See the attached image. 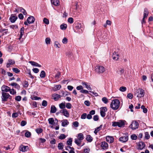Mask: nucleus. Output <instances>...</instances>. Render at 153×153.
I'll return each mask as SVG.
<instances>
[{
  "instance_id": "1",
  "label": "nucleus",
  "mask_w": 153,
  "mask_h": 153,
  "mask_svg": "<svg viewBox=\"0 0 153 153\" xmlns=\"http://www.w3.org/2000/svg\"><path fill=\"white\" fill-rule=\"evenodd\" d=\"M120 102L117 99H114L112 101L111 105V107L113 110L117 109L120 106Z\"/></svg>"
},
{
  "instance_id": "2",
  "label": "nucleus",
  "mask_w": 153,
  "mask_h": 153,
  "mask_svg": "<svg viewBox=\"0 0 153 153\" xmlns=\"http://www.w3.org/2000/svg\"><path fill=\"white\" fill-rule=\"evenodd\" d=\"M135 94L138 98H141L144 97L145 94L144 90L141 88L136 89L135 91Z\"/></svg>"
},
{
  "instance_id": "3",
  "label": "nucleus",
  "mask_w": 153,
  "mask_h": 153,
  "mask_svg": "<svg viewBox=\"0 0 153 153\" xmlns=\"http://www.w3.org/2000/svg\"><path fill=\"white\" fill-rule=\"evenodd\" d=\"M95 70L96 72L99 74L102 73L105 71V68L102 66H97Z\"/></svg>"
},
{
  "instance_id": "4",
  "label": "nucleus",
  "mask_w": 153,
  "mask_h": 153,
  "mask_svg": "<svg viewBox=\"0 0 153 153\" xmlns=\"http://www.w3.org/2000/svg\"><path fill=\"white\" fill-rule=\"evenodd\" d=\"M11 96L8 93L4 92H2V96L1 97L2 102H5L7 101L8 99Z\"/></svg>"
},
{
  "instance_id": "5",
  "label": "nucleus",
  "mask_w": 153,
  "mask_h": 153,
  "mask_svg": "<svg viewBox=\"0 0 153 153\" xmlns=\"http://www.w3.org/2000/svg\"><path fill=\"white\" fill-rule=\"evenodd\" d=\"M139 126L138 123L136 121H133L129 126L130 128L132 129H135Z\"/></svg>"
},
{
  "instance_id": "6",
  "label": "nucleus",
  "mask_w": 153,
  "mask_h": 153,
  "mask_svg": "<svg viewBox=\"0 0 153 153\" xmlns=\"http://www.w3.org/2000/svg\"><path fill=\"white\" fill-rule=\"evenodd\" d=\"M107 110L106 107H102L100 108V114L102 117H104L106 115L105 112Z\"/></svg>"
},
{
  "instance_id": "7",
  "label": "nucleus",
  "mask_w": 153,
  "mask_h": 153,
  "mask_svg": "<svg viewBox=\"0 0 153 153\" xmlns=\"http://www.w3.org/2000/svg\"><path fill=\"white\" fill-rule=\"evenodd\" d=\"M120 141L122 143H125L128 140V136L127 134L120 138Z\"/></svg>"
},
{
  "instance_id": "8",
  "label": "nucleus",
  "mask_w": 153,
  "mask_h": 153,
  "mask_svg": "<svg viewBox=\"0 0 153 153\" xmlns=\"http://www.w3.org/2000/svg\"><path fill=\"white\" fill-rule=\"evenodd\" d=\"M60 112L63 114V115L67 117H68L70 116V114L67 110L63 109L60 111Z\"/></svg>"
},
{
  "instance_id": "9",
  "label": "nucleus",
  "mask_w": 153,
  "mask_h": 153,
  "mask_svg": "<svg viewBox=\"0 0 153 153\" xmlns=\"http://www.w3.org/2000/svg\"><path fill=\"white\" fill-rule=\"evenodd\" d=\"M35 20V19L34 17L32 16H30L29 17L27 20V21L29 24H32L33 23Z\"/></svg>"
},
{
  "instance_id": "10",
  "label": "nucleus",
  "mask_w": 153,
  "mask_h": 153,
  "mask_svg": "<svg viewBox=\"0 0 153 153\" xmlns=\"http://www.w3.org/2000/svg\"><path fill=\"white\" fill-rule=\"evenodd\" d=\"M145 144L144 142H140L138 143V149L140 150H142L145 147Z\"/></svg>"
},
{
  "instance_id": "11",
  "label": "nucleus",
  "mask_w": 153,
  "mask_h": 153,
  "mask_svg": "<svg viewBox=\"0 0 153 153\" xmlns=\"http://www.w3.org/2000/svg\"><path fill=\"white\" fill-rule=\"evenodd\" d=\"M28 146L21 145L20 146L19 149L20 151L24 152L26 151L28 149Z\"/></svg>"
},
{
  "instance_id": "12",
  "label": "nucleus",
  "mask_w": 153,
  "mask_h": 153,
  "mask_svg": "<svg viewBox=\"0 0 153 153\" xmlns=\"http://www.w3.org/2000/svg\"><path fill=\"white\" fill-rule=\"evenodd\" d=\"M17 19L18 17L17 16H14L13 14H11L9 18V19L12 23H14Z\"/></svg>"
},
{
  "instance_id": "13",
  "label": "nucleus",
  "mask_w": 153,
  "mask_h": 153,
  "mask_svg": "<svg viewBox=\"0 0 153 153\" xmlns=\"http://www.w3.org/2000/svg\"><path fill=\"white\" fill-rule=\"evenodd\" d=\"M108 147V143L105 141L103 142L102 143L101 145V147L103 150L107 149Z\"/></svg>"
},
{
  "instance_id": "14",
  "label": "nucleus",
  "mask_w": 153,
  "mask_h": 153,
  "mask_svg": "<svg viewBox=\"0 0 153 153\" xmlns=\"http://www.w3.org/2000/svg\"><path fill=\"white\" fill-rule=\"evenodd\" d=\"M52 98L55 101H57L61 97L60 95L56 94H54L52 95Z\"/></svg>"
},
{
  "instance_id": "15",
  "label": "nucleus",
  "mask_w": 153,
  "mask_h": 153,
  "mask_svg": "<svg viewBox=\"0 0 153 153\" xmlns=\"http://www.w3.org/2000/svg\"><path fill=\"white\" fill-rule=\"evenodd\" d=\"M106 140L107 142L110 143H112L114 140L113 137L111 136H107L106 138Z\"/></svg>"
},
{
  "instance_id": "16",
  "label": "nucleus",
  "mask_w": 153,
  "mask_h": 153,
  "mask_svg": "<svg viewBox=\"0 0 153 153\" xmlns=\"http://www.w3.org/2000/svg\"><path fill=\"white\" fill-rule=\"evenodd\" d=\"M112 56L113 59L117 60L119 58V55L117 54L115 51H114L113 53Z\"/></svg>"
},
{
  "instance_id": "17",
  "label": "nucleus",
  "mask_w": 153,
  "mask_h": 153,
  "mask_svg": "<svg viewBox=\"0 0 153 153\" xmlns=\"http://www.w3.org/2000/svg\"><path fill=\"white\" fill-rule=\"evenodd\" d=\"M29 62L33 66L38 67H42V66L40 65L34 61H30Z\"/></svg>"
},
{
  "instance_id": "18",
  "label": "nucleus",
  "mask_w": 153,
  "mask_h": 153,
  "mask_svg": "<svg viewBox=\"0 0 153 153\" xmlns=\"http://www.w3.org/2000/svg\"><path fill=\"white\" fill-rule=\"evenodd\" d=\"M15 63V61L14 60L9 59L8 60V62L7 63L6 67L9 68L10 67V65H13Z\"/></svg>"
},
{
  "instance_id": "19",
  "label": "nucleus",
  "mask_w": 153,
  "mask_h": 153,
  "mask_svg": "<svg viewBox=\"0 0 153 153\" xmlns=\"http://www.w3.org/2000/svg\"><path fill=\"white\" fill-rule=\"evenodd\" d=\"M1 89L2 92H7L9 91L10 90V88L9 87H2Z\"/></svg>"
},
{
  "instance_id": "20",
  "label": "nucleus",
  "mask_w": 153,
  "mask_h": 153,
  "mask_svg": "<svg viewBox=\"0 0 153 153\" xmlns=\"http://www.w3.org/2000/svg\"><path fill=\"white\" fill-rule=\"evenodd\" d=\"M62 126L63 127H65L68 125L69 122L67 120H64L62 121Z\"/></svg>"
},
{
  "instance_id": "21",
  "label": "nucleus",
  "mask_w": 153,
  "mask_h": 153,
  "mask_svg": "<svg viewBox=\"0 0 153 153\" xmlns=\"http://www.w3.org/2000/svg\"><path fill=\"white\" fill-rule=\"evenodd\" d=\"M149 11L147 8H145L144 9V13H143V16L144 18H147L148 14Z\"/></svg>"
},
{
  "instance_id": "22",
  "label": "nucleus",
  "mask_w": 153,
  "mask_h": 153,
  "mask_svg": "<svg viewBox=\"0 0 153 153\" xmlns=\"http://www.w3.org/2000/svg\"><path fill=\"white\" fill-rule=\"evenodd\" d=\"M51 2L52 4L56 6H57L59 4V0H51Z\"/></svg>"
},
{
  "instance_id": "23",
  "label": "nucleus",
  "mask_w": 153,
  "mask_h": 153,
  "mask_svg": "<svg viewBox=\"0 0 153 153\" xmlns=\"http://www.w3.org/2000/svg\"><path fill=\"white\" fill-rule=\"evenodd\" d=\"M56 111V108L54 105H52L51 107V113H55Z\"/></svg>"
},
{
  "instance_id": "24",
  "label": "nucleus",
  "mask_w": 153,
  "mask_h": 153,
  "mask_svg": "<svg viewBox=\"0 0 153 153\" xmlns=\"http://www.w3.org/2000/svg\"><path fill=\"white\" fill-rule=\"evenodd\" d=\"M74 142L78 146H80L81 144L82 140L78 138H75L74 139Z\"/></svg>"
},
{
  "instance_id": "25",
  "label": "nucleus",
  "mask_w": 153,
  "mask_h": 153,
  "mask_svg": "<svg viewBox=\"0 0 153 153\" xmlns=\"http://www.w3.org/2000/svg\"><path fill=\"white\" fill-rule=\"evenodd\" d=\"M19 11L20 12L22 13L24 15H26L27 14V13L26 10L23 8L19 7Z\"/></svg>"
},
{
  "instance_id": "26",
  "label": "nucleus",
  "mask_w": 153,
  "mask_h": 153,
  "mask_svg": "<svg viewBox=\"0 0 153 153\" xmlns=\"http://www.w3.org/2000/svg\"><path fill=\"white\" fill-rule=\"evenodd\" d=\"M81 83L83 85H85V86H90V85L88 84V83L85 82H83L80 80H77V83Z\"/></svg>"
},
{
  "instance_id": "27",
  "label": "nucleus",
  "mask_w": 153,
  "mask_h": 153,
  "mask_svg": "<svg viewBox=\"0 0 153 153\" xmlns=\"http://www.w3.org/2000/svg\"><path fill=\"white\" fill-rule=\"evenodd\" d=\"M86 139L87 141L91 142L92 141L93 139L90 135H88L87 136Z\"/></svg>"
},
{
  "instance_id": "28",
  "label": "nucleus",
  "mask_w": 153,
  "mask_h": 153,
  "mask_svg": "<svg viewBox=\"0 0 153 153\" xmlns=\"http://www.w3.org/2000/svg\"><path fill=\"white\" fill-rule=\"evenodd\" d=\"M49 123L51 125H54L55 124L53 118H49L48 119Z\"/></svg>"
},
{
  "instance_id": "29",
  "label": "nucleus",
  "mask_w": 153,
  "mask_h": 153,
  "mask_svg": "<svg viewBox=\"0 0 153 153\" xmlns=\"http://www.w3.org/2000/svg\"><path fill=\"white\" fill-rule=\"evenodd\" d=\"M77 138L82 140L84 139V136L82 133H80L78 134Z\"/></svg>"
},
{
  "instance_id": "30",
  "label": "nucleus",
  "mask_w": 153,
  "mask_h": 153,
  "mask_svg": "<svg viewBox=\"0 0 153 153\" xmlns=\"http://www.w3.org/2000/svg\"><path fill=\"white\" fill-rule=\"evenodd\" d=\"M72 142V138H70L67 141V143L68 145L71 146Z\"/></svg>"
},
{
  "instance_id": "31",
  "label": "nucleus",
  "mask_w": 153,
  "mask_h": 153,
  "mask_svg": "<svg viewBox=\"0 0 153 153\" xmlns=\"http://www.w3.org/2000/svg\"><path fill=\"white\" fill-rule=\"evenodd\" d=\"M118 124V126L119 127H121L125 125L124 122L122 121H120L117 122Z\"/></svg>"
},
{
  "instance_id": "32",
  "label": "nucleus",
  "mask_w": 153,
  "mask_h": 153,
  "mask_svg": "<svg viewBox=\"0 0 153 153\" xmlns=\"http://www.w3.org/2000/svg\"><path fill=\"white\" fill-rule=\"evenodd\" d=\"M67 26V25L66 24H62L60 25V28L62 30H65L66 29Z\"/></svg>"
},
{
  "instance_id": "33",
  "label": "nucleus",
  "mask_w": 153,
  "mask_h": 153,
  "mask_svg": "<svg viewBox=\"0 0 153 153\" xmlns=\"http://www.w3.org/2000/svg\"><path fill=\"white\" fill-rule=\"evenodd\" d=\"M58 149L60 150L62 149L63 148L64 145L62 143H60L58 144Z\"/></svg>"
},
{
  "instance_id": "34",
  "label": "nucleus",
  "mask_w": 153,
  "mask_h": 153,
  "mask_svg": "<svg viewBox=\"0 0 153 153\" xmlns=\"http://www.w3.org/2000/svg\"><path fill=\"white\" fill-rule=\"evenodd\" d=\"M46 74L44 71H41L40 76L42 78H44Z\"/></svg>"
},
{
  "instance_id": "35",
  "label": "nucleus",
  "mask_w": 153,
  "mask_h": 153,
  "mask_svg": "<svg viewBox=\"0 0 153 153\" xmlns=\"http://www.w3.org/2000/svg\"><path fill=\"white\" fill-rule=\"evenodd\" d=\"M59 108L61 109H65V103H62L59 104Z\"/></svg>"
},
{
  "instance_id": "36",
  "label": "nucleus",
  "mask_w": 153,
  "mask_h": 153,
  "mask_svg": "<svg viewBox=\"0 0 153 153\" xmlns=\"http://www.w3.org/2000/svg\"><path fill=\"white\" fill-rule=\"evenodd\" d=\"M141 108L143 110V111L144 113H146L147 112V109L145 108L144 105H142L141 107Z\"/></svg>"
},
{
  "instance_id": "37",
  "label": "nucleus",
  "mask_w": 153,
  "mask_h": 153,
  "mask_svg": "<svg viewBox=\"0 0 153 153\" xmlns=\"http://www.w3.org/2000/svg\"><path fill=\"white\" fill-rule=\"evenodd\" d=\"M102 128V126H100L98 127L95 128V131H94V133L96 134H97V132L100 131V130L101 128Z\"/></svg>"
},
{
  "instance_id": "38",
  "label": "nucleus",
  "mask_w": 153,
  "mask_h": 153,
  "mask_svg": "<svg viewBox=\"0 0 153 153\" xmlns=\"http://www.w3.org/2000/svg\"><path fill=\"white\" fill-rule=\"evenodd\" d=\"M35 131L36 133L39 134L43 131V129L41 128H39L36 129Z\"/></svg>"
},
{
  "instance_id": "39",
  "label": "nucleus",
  "mask_w": 153,
  "mask_h": 153,
  "mask_svg": "<svg viewBox=\"0 0 153 153\" xmlns=\"http://www.w3.org/2000/svg\"><path fill=\"white\" fill-rule=\"evenodd\" d=\"M61 87H53L52 89V90L53 91H56L60 90Z\"/></svg>"
},
{
  "instance_id": "40",
  "label": "nucleus",
  "mask_w": 153,
  "mask_h": 153,
  "mask_svg": "<svg viewBox=\"0 0 153 153\" xmlns=\"http://www.w3.org/2000/svg\"><path fill=\"white\" fill-rule=\"evenodd\" d=\"M51 40L50 38L47 37L45 39V42L47 45L50 44L51 43Z\"/></svg>"
},
{
  "instance_id": "41",
  "label": "nucleus",
  "mask_w": 153,
  "mask_h": 153,
  "mask_svg": "<svg viewBox=\"0 0 153 153\" xmlns=\"http://www.w3.org/2000/svg\"><path fill=\"white\" fill-rule=\"evenodd\" d=\"M31 135V133L30 132H29L27 131L25 134V136L27 137H30Z\"/></svg>"
},
{
  "instance_id": "42",
  "label": "nucleus",
  "mask_w": 153,
  "mask_h": 153,
  "mask_svg": "<svg viewBox=\"0 0 153 153\" xmlns=\"http://www.w3.org/2000/svg\"><path fill=\"white\" fill-rule=\"evenodd\" d=\"M54 43V46L56 48H59L60 47V45L58 42L55 41Z\"/></svg>"
},
{
  "instance_id": "43",
  "label": "nucleus",
  "mask_w": 153,
  "mask_h": 153,
  "mask_svg": "<svg viewBox=\"0 0 153 153\" xmlns=\"http://www.w3.org/2000/svg\"><path fill=\"white\" fill-rule=\"evenodd\" d=\"M43 22L46 24L48 25L49 24V20L46 18H44L43 19Z\"/></svg>"
},
{
  "instance_id": "44",
  "label": "nucleus",
  "mask_w": 153,
  "mask_h": 153,
  "mask_svg": "<svg viewBox=\"0 0 153 153\" xmlns=\"http://www.w3.org/2000/svg\"><path fill=\"white\" fill-rule=\"evenodd\" d=\"M24 30H25V28L23 27H22L21 28L20 30V35H21V36H23V35L24 34Z\"/></svg>"
},
{
  "instance_id": "45",
  "label": "nucleus",
  "mask_w": 153,
  "mask_h": 153,
  "mask_svg": "<svg viewBox=\"0 0 153 153\" xmlns=\"http://www.w3.org/2000/svg\"><path fill=\"white\" fill-rule=\"evenodd\" d=\"M102 102L105 104H107L108 102V99L105 97H103L102 98Z\"/></svg>"
},
{
  "instance_id": "46",
  "label": "nucleus",
  "mask_w": 153,
  "mask_h": 153,
  "mask_svg": "<svg viewBox=\"0 0 153 153\" xmlns=\"http://www.w3.org/2000/svg\"><path fill=\"white\" fill-rule=\"evenodd\" d=\"M66 136L64 134H61L59 137V139L60 140H62L66 138Z\"/></svg>"
},
{
  "instance_id": "47",
  "label": "nucleus",
  "mask_w": 153,
  "mask_h": 153,
  "mask_svg": "<svg viewBox=\"0 0 153 153\" xmlns=\"http://www.w3.org/2000/svg\"><path fill=\"white\" fill-rule=\"evenodd\" d=\"M65 107L68 109H71L72 107V105L70 103H67Z\"/></svg>"
},
{
  "instance_id": "48",
  "label": "nucleus",
  "mask_w": 153,
  "mask_h": 153,
  "mask_svg": "<svg viewBox=\"0 0 153 153\" xmlns=\"http://www.w3.org/2000/svg\"><path fill=\"white\" fill-rule=\"evenodd\" d=\"M145 138L146 139H148L150 137V135L148 132H146L145 133Z\"/></svg>"
},
{
  "instance_id": "49",
  "label": "nucleus",
  "mask_w": 153,
  "mask_h": 153,
  "mask_svg": "<svg viewBox=\"0 0 153 153\" xmlns=\"http://www.w3.org/2000/svg\"><path fill=\"white\" fill-rule=\"evenodd\" d=\"M13 71L16 73H18L20 71V70L16 68H13Z\"/></svg>"
},
{
  "instance_id": "50",
  "label": "nucleus",
  "mask_w": 153,
  "mask_h": 153,
  "mask_svg": "<svg viewBox=\"0 0 153 153\" xmlns=\"http://www.w3.org/2000/svg\"><path fill=\"white\" fill-rule=\"evenodd\" d=\"M131 138L133 140H136L137 139V136L135 134H133L131 136Z\"/></svg>"
},
{
  "instance_id": "51",
  "label": "nucleus",
  "mask_w": 153,
  "mask_h": 153,
  "mask_svg": "<svg viewBox=\"0 0 153 153\" xmlns=\"http://www.w3.org/2000/svg\"><path fill=\"white\" fill-rule=\"evenodd\" d=\"M68 21L70 23L72 24L74 22V19L72 17H70L68 19Z\"/></svg>"
},
{
  "instance_id": "52",
  "label": "nucleus",
  "mask_w": 153,
  "mask_h": 153,
  "mask_svg": "<svg viewBox=\"0 0 153 153\" xmlns=\"http://www.w3.org/2000/svg\"><path fill=\"white\" fill-rule=\"evenodd\" d=\"M119 89L121 91L124 92L126 90V88L125 87H120Z\"/></svg>"
},
{
  "instance_id": "53",
  "label": "nucleus",
  "mask_w": 153,
  "mask_h": 153,
  "mask_svg": "<svg viewBox=\"0 0 153 153\" xmlns=\"http://www.w3.org/2000/svg\"><path fill=\"white\" fill-rule=\"evenodd\" d=\"M42 105L44 107H45L47 105V102L46 100H43L42 103Z\"/></svg>"
},
{
  "instance_id": "54",
  "label": "nucleus",
  "mask_w": 153,
  "mask_h": 153,
  "mask_svg": "<svg viewBox=\"0 0 153 153\" xmlns=\"http://www.w3.org/2000/svg\"><path fill=\"white\" fill-rule=\"evenodd\" d=\"M72 80V79H71V80L70 79H67V80H64L62 81V84H65L66 83H67L69 81H70L71 80Z\"/></svg>"
},
{
  "instance_id": "55",
  "label": "nucleus",
  "mask_w": 153,
  "mask_h": 153,
  "mask_svg": "<svg viewBox=\"0 0 153 153\" xmlns=\"http://www.w3.org/2000/svg\"><path fill=\"white\" fill-rule=\"evenodd\" d=\"M10 28L14 29L15 28L16 29H17L18 28V26L17 25H10Z\"/></svg>"
},
{
  "instance_id": "56",
  "label": "nucleus",
  "mask_w": 153,
  "mask_h": 153,
  "mask_svg": "<svg viewBox=\"0 0 153 153\" xmlns=\"http://www.w3.org/2000/svg\"><path fill=\"white\" fill-rule=\"evenodd\" d=\"M61 74L60 72H58L57 73L55 76V77L56 79H57L59 78Z\"/></svg>"
},
{
  "instance_id": "57",
  "label": "nucleus",
  "mask_w": 153,
  "mask_h": 153,
  "mask_svg": "<svg viewBox=\"0 0 153 153\" xmlns=\"http://www.w3.org/2000/svg\"><path fill=\"white\" fill-rule=\"evenodd\" d=\"M73 125L76 127H77L79 126V123L77 121H75L73 123Z\"/></svg>"
},
{
  "instance_id": "58",
  "label": "nucleus",
  "mask_w": 153,
  "mask_h": 153,
  "mask_svg": "<svg viewBox=\"0 0 153 153\" xmlns=\"http://www.w3.org/2000/svg\"><path fill=\"white\" fill-rule=\"evenodd\" d=\"M99 116L97 115H95L93 117V119L95 121H97L99 120Z\"/></svg>"
},
{
  "instance_id": "59",
  "label": "nucleus",
  "mask_w": 153,
  "mask_h": 153,
  "mask_svg": "<svg viewBox=\"0 0 153 153\" xmlns=\"http://www.w3.org/2000/svg\"><path fill=\"white\" fill-rule=\"evenodd\" d=\"M133 96L132 94L130 93H128L127 96V97L130 99H132L133 98Z\"/></svg>"
},
{
  "instance_id": "60",
  "label": "nucleus",
  "mask_w": 153,
  "mask_h": 153,
  "mask_svg": "<svg viewBox=\"0 0 153 153\" xmlns=\"http://www.w3.org/2000/svg\"><path fill=\"white\" fill-rule=\"evenodd\" d=\"M32 70L33 72L35 73H38L39 71V69L38 68H35L33 69Z\"/></svg>"
},
{
  "instance_id": "61",
  "label": "nucleus",
  "mask_w": 153,
  "mask_h": 153,
  "mask_svg": "<svg viewBox=\"0 0 153 153\" xmlns=\"http://www.w3.org/2000/svg\"><path fill=\"white\" fill-rule=\"evenodd\" d=\"M22 85H23V86H28V83L27 81H23Z\"/></svg>"
},
{
  "instance_id": "62",
  "label": "nucleus",
  "mask_w": 153,
  "mask_h": 153,
  "mask_svg": "<svg viewBox=\"0 0 153 153\" xmlns=\"http://www.w3.org/2000/svg\"><path fill=\"white\" fill-rule=\"evenodd\" d=\"M21 97L20 96H18L15 98V100L18 101H19L21 100Z\"/></svg>"
},
{
  "instance_id": "63",
  "label": "nucleus",
  "mask_w": 153,
  "mask_h": 153,
  "mask_svg": "<svg viewBox=\"0 0 153 153\" xmlns=\"http://www.w3.org/2000/svg\"><path fill=\"white\" fill-rule=\"evenodd\" d=\"M62 42L63 44H66L68 42L67 39L65 37L62 40Z\"/></svg>"
},
{
  "instance_id": "64",
  "label": "nucleus",
  "mask_w": 153,
  "mask_h": 153,
  "mask_svg": "<svg viewBox=\"0 0 153 153\" xmlns=\"http://www.w3.org/2000/svg\"><path fill=\"white\" fill-rule=\"evenodd\" d=\"M19 18L20 19H24V16L22 13H20L18 15Z\"/></svg>"
}]
</instances>
